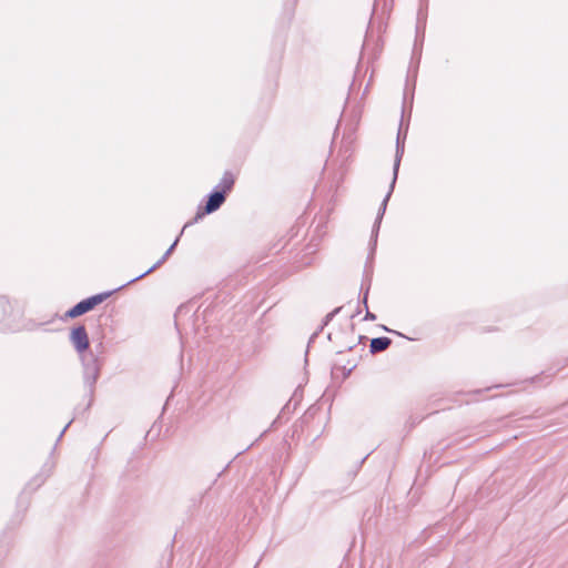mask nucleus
<instances>
[{"label": "nucleus", "instance_id": "f257e3e1", "mask_svg": "<svg viewBox=\"0 0 568 568\" xmlns=\"http://www.w3.org/2000/svg\"><path fill=\"white\" fill-rule=\"evenodd\" d=\"M70 343L73 345L75 352L80 355L83 367V384L87 390L88 404L83 410H88L94 400L95 384L100 377L101 366L98 357L90 352V339L84 325L79 324L71 328L69 335Z\"/></svg>", "mask_w": 568, "mask_h": 568}, {"label": "nucleus", "instance_id": "f03ea898", "mask_svg": "<svg viewBox=\"0 0 568 568\" xmlns=\"http://www.w3.org/2000/svg\"><path fill=\"white\" fill-rule=\"evenodd\" d=\"M407 131H408V123H406L404 125V120L402 119L400 123H399L397 136H396V150H395V159H394V166H393V179L389 184V190L386 193V195H385L384 200L382 201V204L378 209V212H377V215H376L373 229H372V235H371V242H369L371 252L368 255V261L373 260V257H374L382 220L386 212L388 201L393 194V191H394L397 178H398L400 161H402V158H403L404 151H405V140L407 136Z\"/></svg>", "mask_w": 568, "mask_h": 568}, {"label": "nucleus", "instance_id": "7ed1b4c3", "mask_svg": "<svg viewBox=\"0 0 568 568\" xmlns=\"http://www.w3.org/2000/svg\"><path fill=\"white\" fill-rule=\"evenodd\" d=\"M235 184V176L231 171H225L219 184L204 197L206 212L217 211L226 201Z\"/></svg>", "mask_w": 568, "mask_h": 568}, {"label": "nucleus", "instance_id": "20e7f679", "mask_svg": "<svg viewBox=\"0 0 568 568\" xmlns=\"http://www.w3.org/2000/svg\"><path fill=\"white\" fill-rule=\"evenodd\" d=\"M124 286H126V285L124 284L115 290L102 292V293L89 296L87 298H83L82 301H80L79 303L75 304L80 315H83V314L92 311L95 306H98L99 304H101L105 300H108L114 292H116L118 290H121Z\"/></svg>", "mask_w": 568, "mask_h": 568}, {"label": "nucleus", "instance_id": "39448f33", "mask_svg": "<svg viewBox=\"0 0 568 568\" xmlns=\"http://www.w3.org/2000/svg\"><path fill=\"white\" fill-rule=\"evenodd\" d=\"M181 235L182 234L180 233V235L174 240V242L171 244V246L165 251L163 256L156 263H154L150 268H148L142 274H140V275L135 276L134 278L130 280L125 285H129L131 283H134V282L143 278L144 276L151 274L153 271H155L158 267H160L169 258V256L173 253L175 246L178 245V242H179Z\"/></svg>", "mask_w": 568, "mask_h": 568}, {"label": "nucleus", "instance_id": "423d86ee", "mask_svg": "<svg viewBox=\"0 0 568 568\" xmlns=\"http://www.w3.org/2000/svg\"><path fill=\"white\" fill-rule=\"evenodd\" d=\"M372 274H373V266L366 263L365 271H364V280L362 282L361 292L363 293V297L361 300V303L364 305V307L368 308V294L372 285Z\"/></svg>", "mask_w": 568, "mask_h": 568}, {"label": "nucleus", "instance_id": "0eeeda50", "mask_svg": "<svg viewBox=\"0 0 568 568\" xmlns=\"http://www.w3.org/2000/svg\"><path fill=\"white\" fill-rule=\"evenodd\" d=\"M53 465L50 463H45L40 470L27 485V487L32 488L33 490L38 489L40 486L44 484L48 477L51 475Z\"/></svg>", "mask_w": 568, "mask_h": 568}, {"label": "nucleus", "instance_id": "6e6552de", "mask_svg": "<svg viewBox=\"0 0 568 568\" xmlns=\"http://www.w3.org/2000/svg\"><path fill=\"white\" fill-rule=\"evenodd\" d=\"M392 345V339L386 336L375 337L371 339L369 352L372 354L386 351Z\"/></svg>", "mask_w": 568, "mask_h": 568}, {"label": "nucleus", "instance_id": "1a4fd4ad", "mask_svg": "<svg viewBox=\"0 0 568 568\" xmlns=\"http://www.w3.org/2000/svg\"><path fill=\"white\" fill-rule=\"evenodd\" d=\"M341 310H342V307H336L332 312H329L328 314L325 315L320 328L315 333H313V335L311 336L310 343H312L318 336V334L323 331V328L326 325H328V323L341 312Z\"/></svg>", "mask_w": 568, "mask_h": 568}, {"label": "nucleus", "instance_id": "9d476101", "mask_svg": "<svg viewBox=\"0 0 568 568\" xmlns=\"http://www.w3.org/2000/svg\"><path fill=\"white\" fill-rule=\"evenodd\" d=\"M213 212H206V206L205 205H202L200 204L197 206V210H196V213H195V216L189 221L187 223L184 224L182 231H181V234H183L184 230L186 227H189L190 225L194 224V223H197L200 220H202L205 215L207 214H212Z\"/></svg>", "mask_w": 568, "mask_h": 568}, {"label": "nucleus", "instance_id": "9b49d317", "mask_svg": "<svg viewBox=\"0 0 568 568\" xmlns=\"http://www.w3.org/2000/svg\"><path fill=\"white\" fill-rule=\"evenodd\" d=\"M550 375H536L535 377L531 378V382L532 383H544V384H549L550 383Z\"/></svg>", "mask_w": 568, "mask_h": 568}, {"label": "nucleus", "instance_id": "f8f14e48", "mask_svg": "<svg viewBox=\"0 0 568 568\" xmlns=\"http://www.w3.org/2000/svg\"><path fill=\"white\" fill-rule=\"evenodd\" d=\"M64 316H65L67 318H75V317H79V316H81V315H80V313H79V311H78L77 306H75V305H73L71 308H69V310L65 312Z\"/></svg>", "mask_w": 568, "mask_h": 568}, {"label": "nucleus", "instance_id": "ddd939ff", "mask_svg": "<svg viewBox=\"0 0 568 568\" xmlns=\"http://www.w3.org/2000/svg\"><path fill=\"white\" fill-rule=\"evenodd\" d=\"M356 367V365H352L349 368H346L345 366L343 367H338V366H335L334 369H341L343 371V375H344V378L348 377L349 374L352 373V371Z\"/></svg>", "mask_w": 568, "mask_h": 568}, {"label": "nucleus", "instance_id": "4468645a", "mask_svg": "<svg viewBox=\"0 0 568 568\" xmlns=\"http://www.w3.org/2000/svg\"><path fill=\"white\" fill-rule=\"evenodd\" d=\"M375 320H376V315L374 313L369 312V310L367 308L364 321H375Z\"/></svg>", "mask_w": 568, "mask_h": 568}, {"label": "nucleus", "instance_id": "2eb2a0df", "mask_svg": "<svg viewBox=\"0 0 568 568\" xmlns=\"http://www.w3.org/2000/svg\"><path fill=\"white\" fill-rule=\"evenodd\" d=\"M231 463H229L217 475H216V478L213 480L212 485H214L217 479L225 473V470L229 468Z\"/></svg>", "mask_w": 568, "mask_h": 568}, {"label": "nucleus", "instance_id": "dca6fc26", "mask_svg": "<svg viewBox=\"0 0 568 568\" xmlns=\"http://www.w3.org/2000/svg\"><path fill=\"white\" fill-rule=\"evenodd\" d=\"M73 422V419H71L65 426L64 428L61 430V433L59 434V437H58V440L61 439V437L63 436V434L65 433V430L69 428V426L71 425V423Z\"/></svg>", "mask_w": 568, "mask_h": 568}, {"label": "nucleus", "instance_id": "f3484780", "mask_svg": "<svg viewBox=\"0 0 568 568\" xmlns=\"http://www.w3.org/2000/svg\"><path fill=\"white\" fill-rule=\"evenodd\" d=\"M382 327H383V329H384V331H386V332H389V333H393V334H396V335L403 336V335H402L399 332H397V331L389 329L388 327H386V326H384V325H383Z\"/></svg>", "mask_w": 568, "mask_h": 568}, {"label": "nucleus", "instance_id": "a211bd4d", "mask_svg": "<svg viewBox=\"0 0 568 568\" xmlns=\"http://www.w3.org/2000/svg\"><path fill=\"white\" fill-rule=\"evenodd\" d=\"M211 488H212V485H211L210 487H207V489H206V490L201 495V498H203V497H204V495H205L209 490H211Z\"/></svg>", "mask_w": 568, "mask_h": 568}]
</instances>
